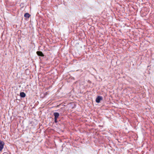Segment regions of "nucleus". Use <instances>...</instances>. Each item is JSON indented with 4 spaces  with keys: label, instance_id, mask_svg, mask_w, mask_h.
Masks as SVG:
<instances>
[{
    "label": "nucleus",
    "instance_id": "nucleus-1",
    "mask_svg": "<svg viewBox=\"0 0 154 154\" xmlns=\"http://www.w3.org/2000/svg\"><path fill=\"white\" fill-rule=\"evenodd\" d=\"M103 100V97L100 96H98L96 99V102L97 103H99L100 102L101 100Z\"/></svg>",
    "mask_w": 154,
    "mask_h": 154
},
{
    "label": "nucleus",
    "instance_id": "nucleus-2",
    "mask_svg": "<svg viewBox=\"0 0 154 154\" xmlns=\"http://www.w3.org/2000/svg\"><path fill=\"white\" fill-rule=\"evenodd\" d=\"M4 144V142L0 140V151L2 150L3 148Z\"/></svg>",
    "mask_w": 154,
    "mask_h": 154
},
{
    "label": "nucleus",
    "instance_id": "nucleus-3",
    "mask_svg": "<svg viewBox=\"0 0 154 154\" xmlns=\"http://www.w3.org/2000/svg\"><path fill=\"white\" fill-rule=\"evenodd\" d=\"M36 53L39 56L44 57V56L42 52L41 51H37L36 52Z\"/></svg>",
    "mask_w": 154,
    "mask_h": 154
},
{
    "label": "nucleus",
    "instance_id": "nucleus-4",
    "mask_svg": "<svg viewBox=\"0 0 154 154\" xmlns=\"http://www.w3.org/2000/svg\"><path fill=\"white\" fill-rule=\"evenodd\" d=\"M60 114L59 113L55 112L54 113V118L57 119L59 116Z\"/></svg>",
    "mask_w": 154,
    "mask_h": 154
},
{
    "label": "nucleus",
    "instance_id": "nucleus-5",
    "mask_svg": "<svg viewBox=\"0 0 154 154\" xmlns=\"http://www.w3.org/2000/svg\"><path fill=\"white\" fill-rule=\"evenodd\" d=\"M20 96L21 97H24L26 96V94L24 92H21L20 93Z\"/></svg>",
    "mask_w": 154,
    "mask_h": 154
},
{
    "label": "nucleus",
    "instance_id": "nucleus-6",
    "mask_svg": "<svg viewBox=\"0 0 154 154\" xmlns=\"http://www.w3.org/2000/svg\"><path fill=\"white\" fill-rule=\"evenodd\" d=\"M30 16V15L28 13H26L24 15V17L26 18H29Z\"/></svg>",
    "mask_w": 154,
    "mask_h": 154
},
{
    "label": "nucleus",
    "instance_id": "nucleus-7",
    "mask_svg": "<svg viewBox=\"0 0 154 154\" xmlns=\"http://www.w3.org/2000/svg\"><path fill=\"white\" fill-rule=\"evenodd\" d=\"M54 122L55 123H57V119L56 118H54Z\"/></svg>",
    "mask_w": 154,
    "mask_h": 154
},
{
    "label": "nucleus",
    "instance_id": "nucleus-8",
    "mask_svg": "<svg viewBox=\"0 0 154 154\" xmlns=\"http://www.w3.org/2000/svg\"><path fill=\"white\" fill-rule=\"evenodd\" d=\"M63 109H62V108H61V109H60V110H59V112H60V111H61V110H62V112H63Z\"/></svg>",
    "mask_w": 154,
    "mask_h": 154
},
{
    "label": "nucleus",
    "instance_id": "nucleus-9",
    "mask_svg": "<svg viewBox=\"0 0 154 154\" xmlns=\"http://www.w3.org/2000/svg\"><path fill=\"white\" fill-rule=\"evenodd\" d=\"M60 114L61 115H62V113L61 112H60Z\"/></svg>",
    "mask_w": 154,
    "mask_h": 154
}]
</instances>
